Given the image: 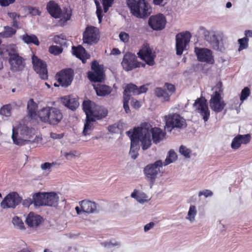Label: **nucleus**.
<instances>
[{"label":"nucleus","mask_w":252,"mask_h":252,"mask_svg":"<svg viewBox=\"0 0 252 252\" xmlns=\"http://www.w3.org/2000/svg\"><path fill=\"white\" fill-rule=\"evenodd\" d=\"M139 135V140L143 150L148 149L152 144V140L157 144L162 141L165 133L159 128H152L150 124L144 123L140 126L134 128Z\"/></svg>","instance_id":"1"},{"label":"nucleus","mask_w":252,"mask_h":252,"mask_svg":"<svg viewBox=\"0 0 252 252\" xmlns=\"http://www.w3.org/2000/svg\"><path fill=\"white\" fill-rule=\"evenodd\" d=\"M37 131L24 124H20L17 127L13 126L12 139L13 143L22 146L27 144L41 143L42 138L40 134H36Z\"/></svg>","instance_id":"2"},{"label":"nucleus","mask_w":252,"mask_h":252,"mask_svg":"<svg viewBox=\"0 0 252 252\" xmlns=\"http://www.w3.org/2000/svg\"><path fill=\"white\" fill-rule=\"evenodd\" d=\"M38 117L43 123L55 126L61 122L63 115L60 109L57 108L46 106L38 112Z\"/></svg>","instance_id":"3"},{"label":"nucleus","mask_w":252,"mask_h":252,"mask_svg":"<svg viewBox=\"0 0 252 252\" xmlns=\"http://www.w3.org/2000/svg\"><path fill=\"white\" fill-rule=\"evenodd\" d=\"M213 94L209 100L210 106L212 111L216 113L220 112L226 106L222 94L223 89L221 82H218L212 88Z\"/></svg>","instance_id":"4"},{"label":"nucleus","mask_w":252,"mask_h":252,"mask_svg":"<svg viewBox=\"0 0 252 252\" xmlns=\"http://www.w3.org/2000/svg\"><path fill=\"white\" fill-rule=\"evenodd\" d=\"M126 3L131 13L137 18L146 17L152 12L150 5L145 0H126Z\"/></svg>","instance_id":"5"},{"label":"nucleus","mask_w":252,"mask_h":252,"mask_svg":"<svg viewBox=\"0 0 252 252\" xmlns=\"http://www.w3.org/2000/svg\"><path fill=\"white\" fill-rule=\"evenodd\" d=\"M199 30L202 32L205 40L210 44L214 49L220 51L224 50L223 34L222 32L209 31L203 27H200Z\"/></svg>","instance_id":"6"},{"label":"nucleus","mask_w":252,"mask_h":252,"mask_svg":"<svg viewBox=\"0 0 252 252\" xmlns=\"http://www.w3.org/2000/svg\"><path fill=\"white\" fill-rule=\"evenodd\" d=\"M47 10L51 15L55 18H60L61 22L65 23L69 20L71 15L69 9H64L62 11L59 5L54 1H50L47 6Z\"/></svg>","instance_id":"7"},{"label":"nucleus","mask_w":252,"mask_h":252,"mask_svg":"<svg viewBox=\"0 0 252 252\" xmlns=\"http://www.w3.org/2000/svg\"><path fill=\"white\" fill-rule=\"evenodd\" d=\"M166 128L171 131L174 128H184L187 126L186 120L179 114L172 113L164 117Z\"/></svg>","instance_id":"8"},{"label":"nucleus","mask_w":252,"mask_h":252,"mask_svg":"<svg viewBox=\"0 0 252 252\" xmlns=\"http://www.w3.org/2000/svg\"><path fill=\"white\" fill-rule=\"evenodd\" d=\"M162 160H158L153 163L148 164L144 167L143 170L144 175L152 184L154 183L158 175L162 172Z\"/></svg>","instance_id":"9"},{"label":"nucleus","mask_w":252,"mask_h":252,"mask_svg":"<svg viewBox=\"0 0 252 252\" xmlns=\"http://www.w3.org/2000/svg\"><path fill=\"white\" fill-rule=\"evenodd\" d=\"M191 37V33L188 31L179 33L176 35V50L178 55H181L183 51L186 50Z\"/></svg>","instance_id":"10"},{"label":"nucleus","mask_w":252,"mask_h":252,"mask_svg":"<svg viewBox=\"0 0 252 252\" xmlns=\"http://www.w3.org/2000/svg\"><path fill=\"white\" fill-rule=\"evenodd\" d=\"M138 55L139 58L144 61L147 65L153 66L155 64V59L156 56L149 44H144L138 53Z\"/></svg>","instance_id":"11"},{"label":"nucleus","mask_w":252,"mask_h":252,"mask_svg":"<svg viewBox=\"0 0 252 252\" xmlns=\"http://www.w3.org/2000/svg\"><path fill=\"white\" fill-rule=\"evenodd\" d=\"M92 69L94 72H89L88 77L92 82H101L104 79L103 65H99L96 61L92 63Z\"/></svg>","instance_id":"12"},{"label":"nucleus","mask_w":252,"mask_h":252,"mask_svg":"<svg viewBox=\"0 0 252 252\" xmlns=\"http://www.w3.org/2000/svg\"><path fill=\"white\" fill-rule=\"evenodd\" d=\"M22 201V198L16 192L8 193L0 203L3 209L15 208Z\"/></svg>","instance_id":"13"},{"label":"nucleus","mask_w":252,"mask_h":252,"mask_svg":"<svg viewBox=\"0 0 252 252\" xmlns=\"http://www.w3.org/2000/svg\"><path fill=\"white\" fill-rule=\"evenodd\" d=\"M99 31L94 27H88L83 33V40L84 43L92 44L97 43L99 40Z\"/></svg>","instance_id":"14"},{"label":"nucleus","mask_w":252,"mask_h":252,"mask_svg":"<svg viewBox=\"0 0 252 252\" xmlns=\"http://www.w3.org/2000/svg\"><path fill=\"white\" fill-rule=\"evenodd\" d=\"M56 77L60 85L66 87L70 85L72 81L73 70L70 68L62 70L56 74Z\"/></svg>","instance_id":"15"},{"label":"nucleus","mask_w":252,"mask_h":252,"mask_svg":"<svg viewBox=\"0 0 252 252\" xmlns=\"http://www.w3.org/2000/svg\"><path fill=\"white\" fill-rule=\"evenodd\" d=\"M127 135L130 138L131 146L129 151V155L133 159L137 158L138 153V151L139 149L138 140H139V135L137 131L133 130H129L126 132Z\"/></svg>","instance_id":"16"},{"label":"nucleus","mask_w":252,"mask_h":252,"mask_svg":"<svg viewBox=\"0 0 252 252\" xmlns=\"http://www.w3.org/2000/svg\"><path fill=\"white\" fill-rule=\"evenodd\" d=\"M193 107L202 117L204 122H207L210 117V111L204 98H198L195 101Z\"/></svg>","instance_id":"17"},{"label":"nucleus","mask_w":252,"mask_h":252,"mask_svg":"<svg viewBox=\"0 0 252 252\" xmlns=\"http://www.w3.org/2000/svg\"><path fill=\"white\" fill-rule=\"evenodd\" d=\"M32 63L34 70L39 74L40 77L42 79H47L46 64L35 56L32 57Z\"/></svg>","instance_id":"18"},{"label":"nucleus","mask_w":252,"mask_h":252,"mask_svg":"<svg viewBox=\"0 0 252 252\" xmlns=\"http://www.w3.org/2000/svg\"><path fill=\"white\" fill-rule=\"evenodd\" d=\"M194 51L199 61L213 64L214 62L212 51L207 48H195Z\"/></svg>","instance_id":"19"},{"label":"nucleus","mask_w":252,"mask_h":252,"mask_svg":"<svg viewBox=\"0 0 252 252\" xmlns=\"http://www.w3.org/2000/svg\"><path fill=\"white\" fill-rule=\"evenodd\" d=\"M166 19L162 14L152 16L149 19V25L154 30L160 31L165 26Z\"/></svg>","instance_id":"20"},{"label":"nucleus","mask_w":252,"mask_h":252,"mask_svg":"<svg viewBox=\"0 0 252 252\" xmlns=\"http://www.w3.org/2000/svg\"><path fill=\"white\" fill-rule=\"evenodd\" d=\"M251 139L250 134H238L233 139L231 144V147L233 150H237L240 148L242 144H248Z\"/></svg>","instance_id":"21"},{"label":"nucleus","mask_w":252,"mask_h":252,"mask_svg":"<svg viewBox=\"0 0 252 252\" xmlns=\"http://www.w3.org/2000/svg\"><path fill=\"white\" fill-rule=\"evenodd\" d=\"M136 59L134 55L131 53L126 54L122 62L123 68L126 71H129L136 68Z\"/></svg>","instance_id":"22"},{"label":"nucleus","mask_w":252,"mask_h":252,"mask_svg":"<svg viewBox=\"0 0 252 252\" xmlns=\"http://www.w3.org/2000/svg\"><path fill=\"white\" fill-rule=\"evenodd\" d=\"M42 221V218L33 212L30 213L26 218V224L31 228H36Z\"/></svg>","instance_id":"23"},{"label":"nucleus","mask_w":252,"mask_h":252,"mask_svg":"<svg viewBox=\"0 0 252 252\" xmlns=\"http://www.w3.org/2000/svg\"><path fill=\"white\" fill-rule=\"evenodd\" d=\"M79 204L84 213L91 214L97 211V205L94 202L85 199L79 201Z\"/></svg>","instance_id":"24"},{"label":"nucleus","mask_w":252,"mask_h":252,"mask_svg":"<svg viewBox=\"0 0 252 252\" xmlns=\"http://www.w3.org/2000/svg\"><path fill=\"white\" fill-rule=\"evenodd\" d=\"M130 197L141 204L148 203L150 200L146 193L137 189H134L131 193Z\"/></svg>","instance_id":"25"},{"label":"nucleus","mask_w":252,"mask_h":252,"mask_svg":"<svg viewBox=\"0 0 252 252\" xmlns=\"http://www.w3.org/2000/svg\"><path fill=\"white\" fill-rule=\"evenodd\" d=\"M9 63L11 67L14 71L21 70L24 67L22 59L16 54L10 56Z\"/></svg>","instance_id":"26"},{"label":"nucleus","mask_w":252,"mask_h":252,"mask_svg":"<svg viewBox=\"0 0 252 252\" xmlns=\"http://www.w3.org/2000/svg\"><path fill=\"white\" fill-rule=\"evenodd\" d=\"M63 104L72 110H75L79 106L77 98L71 96H66L62 98Z\"/></svg>","instance_id":"27"},{"label":"nucleus","mask_w":252,"mask_h":252,"mask_svg":"<svg viewBox=\"0 0 252 252\" xmlns=\"http://www.w3.org/2000/svg\"><path fill=\"white\" fill-rule=\"evenodd\" d=\"M45 206H54L57 205L59 200L58 194L55 192H46Z\"/></svg>","instance_id":"28"},{"label":"nucleus","mask_w":252,"mask_h":252,"mask_svg":"<svg viewBox=\"0 0 252 252\" xmlns=\"http://www.w3.org/2000/svg\"><path fill=\"white\" fill-rule=\"evenodd\" d=\"M72 53L77 58L82 60L83 63H85L86 59L90 58V55L86 53L85 49L81 46L72 47Z\"/></svg>","instance_id":"29"},{"label":"nucleus","mask_w":252,"mask_h":252,"mask_svg":"<svg viewBox=\"0 0 252 252\" xmlns=\"http://www.w3.org/2000/svg\"><path fill=\"white\" fill-rule=\"evenodd\" d=\"M37 104L33 101V99H30L27 103V109L28 115L33 119L38 117Z\"/></svg>","instance_id":"30"},{"label":"nucleus","mask_w":252,"mask_h":252,"mask_svg":"<svg viewBox=\"0 0 252 252\" xmlns=\"http://www.w3.org/2000/svg\"><path fill=\"white\" fill-rule=\"evenodd\" d=\"M97 94L99 96H105L109 94L111 92V88L108 86L102 85L99 83L93 85Z\"/></svg>","instance_id":"31"},{"label":"nucleus","mask_w":252,"mask_h":252,"mask_svg":"<svg viewBox=\"0 0 252 252\" xmlns=\"http://www.w3.org/2000/svg\"><path fill=\"white\" fill-rule=\"evenodd\" d=\"M94 110L92 117L95 120H100L107 115V110L102 106L97 105Z\"/></svg>","instance_id":"32"},{"label":"nucleus","mask_w":252,"mask_h":252,"mask_svg":"<svg viewBox=\"0 0 252 252\" xmlns=\"http://www.w3.org/2000/svg\"><path fill=\"white\" fill-rule=\"evenodd\" d=\"M97 106L94 102L91 100H85L83 103V109L86 116H92L93 112Z\"/></svg>","instance_id":"33"},{"label":"nucleus","mask_w":252,"mask_h":252,"mask_svg":"<svg viewBox=\"0 0 252 252\" xmlns=\"http://www.w3.org/2000/svg\"><path fill=\"white\" fill-rule=\"evenodd\" d=\"M96 120L94 118L90 116H86V122L84 125L83 134L84 135H87L90 134L91 131L94 128V123Z\"/></svg>","instance_id":"34"},{"label":"nucleus","mask_w":252,"mask_h":252,"mask_svg":"<svg viewBox=\"0 0 252 252\" xmlns=\"http://www.w3.org/2000/svg\"><path fill=\"white\" fill-rule=\"evenodd\" d=\"M46 192H38L33 195V203L35 206H45Z\"/></svg>","instance_id":"35"},{"label":"nucleus","mask_w":252,"mask_h":252,"mask_svg":"<svg viewBox=\"0 0 252 252\" xmlns=\"http://www.w3.org/2000/svg\"><path fill=\"white\" fill-rule=\"evenodd\" d=\"M21 38L27 44L33 43L36 45H38L39 44L38 38L33 34L29 35L26 33L21 36Z\"/></svg>","instance_id":"36"},{"label":"nucleus","mask_w":252,"mask_h":252,"mask_svg":"<svg viewBox=\"0 0 252 252\" xmlns=\"http://www.w3.org/2000/svg\"><path fill=\"white\" fill-rule=\"evenodd\" d=\"M197 209L194 205H191L189 207L188 214L186 217V219L192 223L195 221V216L197 215Z\"/></svg>","instance_id":"37"},{"label":"nucleus","mask_w":252,"mask_h":252,"mask_svg":"<svg viewBox=\"0 0 252 252\" xmlns=\"http://www.w3.org/2000/svg\"><path fill=\"white\" fill-rule=\"evenodd\" d=\"M177 158V156L173 150H170L165 160L162 162V166H166L174 162Z\"/></svg>","instance_id":"38"},{"label":"nucleus","mask_w":252,"mask_h":252,"mask_svg":"<svg viewBox=\"0 0 252 252\" xmlns=\"http://www.w3.org/2000/svg\"><path fill=\"white\" fill-rule=\"evenodd\" d=\"M136 89V86L132 84H127L125 87L124 92L123 98H125V96H127L128 99H130V94H132L134 95H136L135 94V90Z\"/></svg>","instance_id":"39"},{"label":"nucleus","mask_w":252,"mask_h":252,"mask_svg":"<svg viewBox=\"0 0 252 252\" xmlns=\"http://www.w3.org/2000/svg\"><path fill=\"white\" fill-rule=\"evenodd\" d=\"M155 93L157 96L161 98L163 101L169 100L170 95L162 88H157Z\"/></svg>","instance_id":"40"},{"label":"nucleus","mask_w":252,"mask_h":252,"mask_svg":"<svg viewBox=\"0 0 252 252\" xmlns=\"http://www.w3.org/2000/svg\"><path fill=\"white\" fill-rule=\"evenodd\" d=\"M12 109V106L10 104L3 106L0 109V115L5 117H10L11 115Z\"/></svg>","instance_id":"41"},{"label":"nucleus","mask_w":252,"mask_h":252,"mask_svg":"<svg viewBox=\"0 0 252 252\" xmlns=\"http://www.w3.org/2000/svg\"><path fill=\"white\" fill-rule=\"evenodd\" d=\"M12 223L14 227L18 229L24 230L25 229L23 220L18 217H14L12 219Z\"/></svg>","instance_id":"42"},{"label":"nucleus","mask_w":252,"mask_h":252,"mask_svg":"<svg viewBox=\"0 0 252 252\" xmlns=\"http://www.w3.org/2000/svg\"><path fill=\"white\" fill-rule=\"evenodd\" d=\"M61 154L63 156H64L67 160H72L77 156L78 153L76 151H70L68 152L61 151Z\"/></svg>","instance_id":"43"},{"label":"nucleus","mask_w":252,"mask_h":252,"mask_svg":"<svg viewBox=\"0 0 252 252\" xmlns=\"http://www.w3.org/2000/svg\"><path fill=\"white\" fill-rule=\"evenodd\" d=\"M54 41L61 46L65 45L66 44V36L63 34L56 35L54 37Z\"/></svg>","instance_id":"44"},{"label":"nucleus","mask_w":252,"mask_h":252,"mask_svg":"<svg viewBox=\"0 0 252 252\" xmlns=\"http://www.w3.org/2000/svg\"><path fill=\"white\" fill-rule=\"evenodd\" d=\"M1 33L3 37H9L15 34L16 30L10 27H5L4 32Z\"/></svg>","instance_id":"45"},{"label":"nucleus","mask_w":252,"mask_h":252,"mask_svg":"<svg viewBox=\"0 0 252 252\" xmlns=\"http://www.w3.org/2000/svg\"><path fill=\"white\" fill-rule=\"evenodd\" d=\"M238 42L239 44V47L238 48L239 51H242L248 48L249 42V39L248 37H243L242 38L239 39Z\"/></svg>","instance_id":"46"},{"label":"nucleus","mask_w":252,"mask_h":252,"mask_svg":"<svg viewBox=\"0 0 252 252\" xmlns=\"http://www.w3.org/2000/svg\"><path fill=\"white\" fill-rule=\"evenodd\" d=\"M8 15L9 17L12 19V26L15 27L19 28V16L17 15L15 12L8 13Z\"/></svg>","instance_id":"47"},{"label":"nucleus","mask_w":252,"mask_h":252,"mask_svg":"<svg viewBox=\"0 0 252 252\" xmlns=\"http://www.w3.org/2000/svg\"><path fill=\"white\" fill-rule=\"evenodd\" d=\"M49 52L54 55H58L63 52V48L57 45L51 46L49 48Z\"/></svg>","instance_id":"48"},{"label":"nucleus","mask_w":252,"mask_h":252,"mask_svg":"<svg viewBox=\"0 0 252 252\" xmlns=\"http://www.w3.org/2000/svg\"><path fill=\"white\" fill-rule=\"evenodd\" d=\"M179 152L186 158H189L190 157V150L185 146L182 145L180 146Z\"/></svg>","instance_id":"49"},{"label":"nucleus","mask_w":252,"mask_h":252,"mask_svg":"<svg viewBox=\"0 0 252 252\" xmlns=\"http://www.w3.org/2000/svg\"><path fill=\"white\" fill-rule=\"evenodd\" d=\"M250 94V90L248 87H245L241 92L240 95L241 104L243 103L244 100H246Z\"/></svg>","instance_id":"50"},{"label":"nucleus","mask_w":252,"mask_h":252,"mask_svg":"<svg viewBox=\"0 0 252 252\" xmlns=\"http://www.w3.org/2000/svg\"><path fill=\"white\" fill-rule=\"evenodd\" d=\"M94 1H95V3L96 4V15H97V18L98 19V20H99V23H100L101 22L102 18V11L101 7L99 5V3L97 1V0H94Z\"/></svg>","instance_id":"51"},{"label":"nucleus","mask_w":252,"mask_h":252,"mask_svg":"<svg viewBox=\"0 0 252 252\" xmlns=\"http://www.w3.org/2000/svg\"><path fill=\"white\" fill-rule=\"evenodd\" d=\"M114 0H101L104 12H107L109 7H110Z\"/></svg>","instance_id":"52"},{"label":"nucleus","mask_w":252,"mask_h":252,"mask_svg":"<svg viewBox=\"0 0 252 252\" xmlns=\"http://www.w3.org/2000/svg\"><path fill=\"white\" fill-rule=\"evenodd\" d=\"M119 38L121 41L124 43H127L129 41V34L126 32H121L119 34Z\"/></svg>","instance_id":"53"},{"label":"nucleus","mask_w":252,"mask_h":252,"mask_svg":"<svg viewBox=\"0 0 252 252\" xmlns=\"http://www.w3.org/2000/svg\"><path fill=\"white\" fill-rule=\"evenodd\" d=\"M55 164L54 162H45L41 164L40 167L43 170H50Z\"/></svg>","instance_id":"54"},{"label":"nucleus","mask_w":252,"mask_h":252,"mask_svg":"<svg viewBox=\"0 0 252 252\" xmlns=\"http://www.w3.org/2000/svg\"><path fill=\"white\" fill-rule=\"evenodd\" d=\"M204 196L205 197H210L213 195V192L211 190L209 189H204L200 191L198 193V196Z\"/></svg>","instance_id":"55"},{"label":"nucleus","mask_w":252,"mask_h":252,"mask_svg":"<svg viewBox=\"0 0 252 252\" xmlns=\"http://www.w3.org/2000/svg\"><path fill=\"white\" fill-rule=\"evenodd\" d=\"M147 90H148V89H147V87H146V85L141 86L139 88H138L136 87V89L134 91H135V94H136H136H140L141 93H145V92H146Z\"/></svg>","instance_id":"56"},{"label":"nucleus","mask_w":252,"mask_h":252,"mask_svg":"<svg viewBox=\"0 0 252 252\" xmlns=\"http://www.w3.org/2000/svg\"><path fill=\"white\" fill-rule=\"evenodd\" d=\"M129 99H128L126 96H125V98H123L124 108L126 113H128L130 111L128 104Z\"/></svg>","instance_id":"57"},{"label":"nucleus","mask_w":252,"mask_h":252,"mask_svg":"<svg viewBox=\"0 0 252 252\" xmlns=\"http://www.w3.org/2000/svg\"><path fill=\"white\" fill-rule=\"evenodd\" d=\"M22 203L24 206L28 207L33 203V198L31 199V198H28L23 200Z\"/></svg>","instance_id":"58"},{"label":"nucleus","mask_w":252,"mask_h":252,"mask_svg":"<svg viewBox=\"0 0 252 252\" xmlns=\"http://www.w3.org/2000/svg\"><path fill=\"white\" fill-rule=\"evenodd\" d=\"M165 87L171 94H173L175 91V87L174 85L171 84L166 83L165 84Z\"/></svg>","instance_id":"59"},{"label":"nucleus","mask_w":252,"mask_h":252,"mask_svg":"<svg viewBox=\"0 0 252 252\" xmlns=\"http://www.w3.org/2000/svg\"><path fill=\"white\" fill-rule=\"evenodd\" d=\"M168 0H153V3L155 5L164 6L167 3Z\"/></svg>","instance_id":"60"},{"label":"nucleus","mask_w":252,"mask_h":252,"mask_svg":"<svg viewBox=\"0 0 252 252\" xmlns=\"http://www.w3.org/2000/svg\"><path fill=\"white\" fill-rule=\"evenodd\" d=\"M15 0H0V4L1 6H6L12 3Z\"/></svg>","instance_id":"61"},{"label":"nucleus","mask_w":252,"mask_h":252,"mask_svg":"<svg viewBox=\"0 0 252 252\" xmlns=\"http://www.w3.org/2000/svg\"><path fill=\"white\" fill-rule=\"evenodd\" d=\"M155 223L154 222H150L149 223L146 224L144 227V230L145 232H147L151 230L155 226Z\"/></svg>","instance_id":"62"},{"label":"nucleus","mask_w":252,"mask_h":252,"mask_svg":"<svg viewBox=\"0 0 252 252\" xmlns=\"http://www.w3.org/2000/svg\"><path fill=\"white\" fill-rule=\"evenodd\" d=\"M101 245L105 247H111L117 245V244L116 242H113L112 241L109 242H104L101 243Z\"/></svg>","instance_id":"63"},{"label":"nucleus","mask_w":252,"mask_h":252,"mask_svg":"<svg viewBox=\"0 0 252 252\" xmlns=\"http://www.w3.org/2000/svg\"><path fill=\"white\" fill-rule=\"evenodd\" d=\"M131 105L135 109H138L141 106L140 102L136 99H132L131 100Z\"/></svg>","instance_id":"64"}]
</instances>
